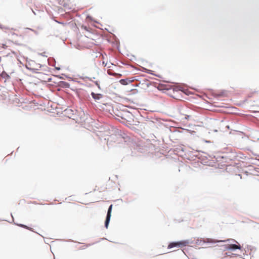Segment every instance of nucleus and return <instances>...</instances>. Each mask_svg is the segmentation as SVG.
Here are the masks:
<instances>
[{
    "mask_svg": "<svg viewBox=\"0 0 259 259\" xmlns=\"http://www.w3.org/2000/svg\"><path fill=\"white\" fill-rule=\"evenodd\" d=\"M134 79H130L128 78L122 79L119 80V82L122 85H127L129 83L134 81Z\"/></svg>",
    "mask_w": 259,
    "mask_h": 259,
    "instance_id": "3",
    "label": "nucleus"
},
{
    "mask_svg": "<svg viewBox=\"0 0 259 259\" xmlns=\"http://www.w3.org/2000/svg\"><path fill=\"white\" fill-rule=\"evenodd\" d=\"M241 246L240 244L238 243V244H229L227 247V249H240Z\"/></svg>",
    "mask_w": 259,
    "mask_h": 259,
    "instance_id": "4",
    "label": "nucleus"
},
{
    "mask_svg": "<svg viewBox=\"0 0 259 259\" xmlns=\"http://www.w3.org/2000/svg\"><path fill=\"white\" fill-rule=\"evenodd\" d=\"M107 73H108V74H109L110 75H113V76L118 75L119 77H120L121 76V74H117V73H112L110 70H108V71H107Z\"/></svg>",
    "mask_w": 259,
    "mask_h": 259,
    "instance_id": "7",
    "label": "nucleus"
},
{
    "mask_svg": "<svg viewBox=\"0 0 259 259\" xmlns=\"http://www.w3.org/2000/svg\"><path fill=\"white\" fill-rule=\"evenodd\" d=\"M17 225L19 227H21L22 228H25L26 229H27V230H29L30 231H32V228L26 226V225H23V224H17Z\"/></svg>",
    "mask_w": 259,
    "mask_h": 259,
    "instance_id": "6",
    "label": "nucleus"
},
{
    "mask_svg": "<svg viewBox=\"0 0 259 259\" xmlns=\"http://www.w3.org/2000/svg\"><path fill=\"white\" fill-rule=\"evenodd\" d=\"M92 96L95 100H99L102 97V95L100 94H95L92 93Z\"/></svg>",
    "mask_w": 259,
    "mask_h": 259,
    "instance_id": "5",
    "label": "nucleus"
},
{
    "mask_svg": "<svg viewBox=\"0 0 259 259\" xmlns=\"http://www.w3.org/2000/svg\"><path fill=\"white\" fill-rule=\"evenodd\" d=\"M189 243L188 240H182L176 242H171L168 245V248H171L175 247H182L188 245Z\"/></svg>",
    "mask_w": 259,
    "mask_h": 259,
    "instance_id": "1",
    "label": "nucleus"
},
{
    "mask_svg": "<svg viewBox=\"0 0 259 259\" xmlns=\"http://www.w3.org/2000/svg\"><path fill=\"white\" fill-rule=\"evenodd\" d=\"M112 209V205L111 204L108 208L107 214V217H106V219L105 223V226L106 228H108V225H109V223L110 222V218H111V215Z\"/></svg>",
    "mask_w": 259,
    "mask_h": 259,
    "instance_id": "2",
    "label": "nucleus"
}]
</instances>
